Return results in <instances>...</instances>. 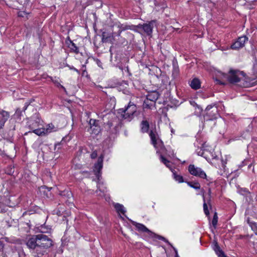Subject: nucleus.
<instances>
[{
	"mask_svg": "<svg viewBox=\"0 0 257 257\" xmlns=\"http://www.w3.org/2000/svg\"><path fill=\"white\" fill-rule=\"evenodd\" d=\"M26 244L29 248L33 250L35 256L42 257L46 252L47 249L52 245V241L47 236L39 234L29 237Z\"/></svg>",
	"mask_w": 257,
	"mask_h": 257,
	"instance_id": "1",
	"label": "nucleus"
},
{
	"mask_svg": "<svg viewBox=\"0 0 257 257\" xmlns=\"http://www.w3.org/2000/svg\"><path fill=\"white\" fill-rule=\"evenodd\" d=\"M130 29V26L120 24H115L112 26V33L108 34L106 32L102 33L101 41L102 43H110L113 44L115 41L114 37L116 36H120L122 31Z\"/></svg>",
	"mask_w": 257,
	"mask_h": 257,
	"instance_id": "2",
	"label": "nucleus"
},
{
	"mask_svg": "<svg viewBox=\"0 0 257 257\" xmlns=\"http://www.w3.org/2000/svg\"><path fill=\"white\" fill-rule=\"evenodd\" d=\"M137 109L136 105L130 102L125 108L119 109V112L123 113L121 114L123 118L131 121L133 118Z\"/></svg>",
	"mask_w": 257,
	"mask_h": 257,
	"instance_id": "3",
	"label": "nucleus"
},
{
	"mask_svg": "<svg viewBox=\"0 0 257 257\" xmlns=\"http://www.w3.org/2000/svg\"><path fill=\"white\" fill-rule=\"evenodd\" d=\"M223 76L227 78L229 82L237 83L241 80H244V74L242 71L231 70L229 71V75L223 74Z\"/></svg>",
	"mask_w": 257,
	"mask_h": 257,
	"instance_id": "4",
	"label": "nucleus"
},
{
	"mask_svg": "<svg viewBox=\"0 0 257 257\" xmlns=\"http://www.w3.org/2000/svg\"><path fill=\"white\" fill-rule=\"evenodd\" d=\"M189 172L193 176L207 179L206 173L200 168L195 167L194 165H190L188 167Z\"/></svg>",
	"mask_w": 257,
	"mask_h": 257,
	"instance_id": "5",
	"label": "nucleus"
},
{
	"mask_svg": "<svg viewBox=\"0 0 257 257\" xmlns=\"http://www.w3.org/2000/svg\"><path fill=\"white\" fill-rule=\"evenodd\" d=\"M104 124L105 127L109 130L113 125V122L117 121L118 118L113 113H109L103 116Z\"/></svg>",
	"mask_w": 257,
	"mask_h": 257,
	"instance_id": "6",
	"label": "nucleus"
},
{
	"mask_svg": "<svg viewBox=\"0 0 257 257\" xmlns=\"http://www.w3.org/2000/svg\"><path fill=\"white\" fill-rule=\"evenodd\" d=\"M207 111L206 114V120H213L217 118L218 114L217 113V109L216 107L212 108L211 106H208L206 109Z\"/></svg>",
	"mask_w": 257,
	"mask_h": 257,
	"instance_id": "7",
	"label": "nucleus"
},
{
	"mask_svg": "<svg viewBox=\"0 0 257 257\" xmlns=\"http://www.w3.org/2000/svg\"><path fill=\"white\" fill-rule=\"evenodd\" d=\"M247 40L248 38L245 36L240 37L231 45V48L233 50H238L242 48Z\"/></svg>",
	"mask_w": 257,
	"mask_h": 257,
	"instance_id": "8",
	"label": "nucleus"
},
{
	"mask_svg": "<svg viewBox=\"0 0 257 257\" xmlns=\"http://www.w3.org/2000/svg\"><path fill=\"white\" fill-rule=\"evenodd\" d=\"M103 157L102 155H101L98 159L97 163L95 164L94 167V172H95V174L96 176L97 177L98 179H99V174L100 171L102 168L103 166Z\"/></svg>",
	"mask_w": 257,
	"mask_h": 257,
	"instance_id": "9",
	"label": "nucleus"
},
{
	"mask_svg": "<svg viewBox=\"0 0 257 257\" xmlns=\"http://www.w3.org/2000/svg\"><path fill=\"white\" fill-rule=\"evenodd\" d=\"M155 23V21H151L148 24L139 25L138 27V28H142L148 35H151L152 33V30L154 27Z\"/></svg>",
	"mask_w": 257,
	"mask_h": 257,
	"instance_id": "10",
	"label": "nucleus"
},
{
	"mask_svg": "<svg viewBox=\"0 0 257 257\" xmlns=\"http://www.w3.org/2000/svg\"><path fill=\"white\" fill-rule=\"evenodd\" d=\"M152 144L153 145L154 147L157 148L158 144H162V142L159 139L158 135L156 131L151 130L149 133Z\"/></svg>",
	"mask_w": 257,
	"mask_h": 257,
	"instance_id": "11",
	"label": "nucleus"
},
{
	"mask_svg": "<svg viewBox=\"0 0 257 257\" xmlns=\"http://www.w3.org/2000/svg\"><path fill=\"white\" fill-rule=\"evenodd\" d=\"M5 253H3L4 257H20L19 253L15 248H9Z\"/></svg>",
	"mask_w": 257,
	"mask_h": 257,
	"instance_id": "12",
	"label": "nucleus"
},
{
	"mask_svg": "<svg viewBox=\"0 0 257 257\" xmlns=\"http://www.w3.org/2000/svg\"><path fill=\"white\" fill-rule=\"evenodd\" d=\"M9 117L10 114L8 112L5 110H2L0 112V129L3 127Z\"/></svg>",
	"mask_w": 257,
	"mask_h": 257,
	"instance_id": "13",
	"label": "nucleus"
},
{
	"mask_svg": "<svg viewBox=\"0 0 257 257\" xmlns=\"http://www.w3.org/2000/svg\"><path fill=\"white\" fill-rule=\"evenodd\" d=\"M132 224L140 231L152 233V232L143 224L137 223L135 221H133Z\"/></svg>",
	"mask_w": 257,
	"mask_h": 257,
	"instance_id": "14",
	"label": "nucleus"
},
{
	"mask_svg": "<svg viewBox=\"0 0 257 257\" xmlns=\"http://www.w3.org/2000/svg\"><path fill=\"white\" fill-rule=\"evenodd\" d=\"M160 94L157 91H154L150 92L147 96V98L151 101L155 102L159 98Z\"/></svg>",
	"mask_w": 257,
	"mask_h": 257,
	"instance_id": "15",
	"label": "nucleus"
},
{
	"mask_svg": "<svg viewBox=\"0 0 257 257\" xmlns=\"http://www.w3.org/2000/svg\"><path fill=\"white\" fill-rule=\"evenodd\" d=\"M214 250L219 257H227L216 241H215Z\"/></svg>",
	"mask_w": 257,
	"mask_h": 257,
	"instance_id": "16",
	"label": "nucleus"
},
{
	"mask_svg": "<svg viewBox=\"0 0 257 257\" xmlns=\"http://www.w3.org/2000/svg\"><path fill=\"white\" fill-rule=\"evenodd\" d=\"M150 127L149 122L146 120H143L141 123V130L143 133H147Z\"/></svg>",
	"mask_w": 257,
	"mask_h": 257,
	"instance_id": "17",
	"label": "nucleus"
},
{
	"mask_svg": "<svg viewBox=\"0 0 257 257\" xmlns=\"http://www.w3.org/2000/svg\"><path fill=\"white\" fill-rule=\"evenodd\" d=\"M58 127L54 126L52 123H49L47 125L45 128L46 134L58 131Z\"/></svg>",
	"mask_w": 257,
	"mask_h": 257,
	"instance_id": "18",
	"label": "nucleus"
},
{
	"mask_svg": "<svg viewBox=\"0 0 257 257\" xmlns=\"http://www.w3.org/2000/svg\"><path fill=\"white\" fill-rule=\"evenodd\" d=\"M190 86L194 89H197L200 87V82L197 78L193 79L190 84Z\"/></svg>",
	"mask_w": 257,
	"mask_h": 257,
	"instance_id": "19",
	"label": "nucleus"
},
{
	"mask_svg": "<svg viewBox=\"0 0 257 257\" xmlns=\"http://www.w3.org/2000/svg\"><path fill=\"white\" fill-rule=\"evenodd\" d=\"M208 153V151L206 150H200V151H197V153L198 155L203 157L204 158L206 159L208 161H211V158L209 156H207V153Z\"/></svg>",
	"mask_w": 257,
	"mask_h": 257,
	"instance_id": "20",
	"label": "nucleus"
},
{
	"mask_svg": "<svg viewBox=\"0 0 257 257\" xmlns=\"http://www.w3.org/2000/svg\"><path fill=\"white\" fill-rule=\"evenodd\" d=\"M33 133H35V134L38 136H42L47 134L45 128L34 129L33 131Z\"/></svg>",
	"mask_w": 257,
	"mask_h": 257,
	"instance_id": "21",
	"label": "nucleus"
},
{
	"mask_svg": "<svg viewBox=\"0 0 257 257\" xmlns=\"http://www.w3.org/2000/svg\"><path fill=\"white\" fill-rule=\"evenodd\" d=\"M114 208L118 212H121L122 214H124L125 212L124 208L122 205H121L119 203H116L114 205Z\"/></svg>",
	"mask_w": 257,
	"mask_h": 257,
	"instance_id": "22",
	"label": "nucleus"
},
{
	"mask_svg": "<svg viewBox=\"0 0 257 257\" xmlns=\"http://www.w3.org/2000/svg\"><path fill=\"white\" fill-rule=\"evenodd\" d=\"M187 183L189 186L197 190L200 188V185L198 182H187Z\"/></svg>",
	"mask_w": 257,
	"mask_h": 257,
	"instance_id": "23",
	"label": "nucleus"
},
{
	"mask_svg": "<svg viewBox=\"0 0 257 257\" xmlns=\"http://www.w3.org/2000/svg\"><path fill=\"white\" fill-rule=\"evenodd\" d=\"M174 178L176 181L179 183H182L184 182L183 178L182 176L177 175L176 172H173Z\"/></svg>",
	"mask_w": 257,
	"mask_h": 257,
	"instance_id": "24",
	"label": "nucleus"
},
{
	"mask_svg": "<svg viewBox=\"0 0 257 257\" xmlns=\"http://www.w3.org/2000/svg\"><path fill=\"white\" fill-rule=\"evenodd\" d=\"M160 158L162 162H163L167 167L171 168V164L169 161L167 160L162 155L160 156Z\"/></svg>",
	"mask_w": 257,
	"mask_h": 257,
	"instance_id": "25",
	"label": "nucleus"
},
{
	"mask_svg": "<svg viewBox=\"0 0 257 257\" xmlns=\"http://www.w3.org/2000/svg\"><path fill=\"white\" fill-rule=\"evenodd\" d=\"M203 200H204V203H203V210H204V213L205 214H206V216H208L209 214V210L208 209V206H207V203H206L205 202V198H204V197L203 196Z\"/></svg>",
	"mask_w": 257,
	"mask_h": 257,
	"instance_id": "26",
	"label": "nucleus"
},
{
	"mask_svg": "<svg viewBox=\"0 0 257 257\" xmlns=\"http://www.w3.org/2000/svg\"><path fill=\"white\" fill-rule=\"evenodd\" d=\"M89 125L90 128H92L93 127L95 126V125H98V121L96 119H90L89 121Z\"/></svg>",
	"mask_w": 257,
	"mask_h": 257,
	"instance_id": "27",
	"label": "nucleus"
},
{
	"mask_svg": "<svg viewBox=\"0 0 257 257\" xmlns=\"http://www.w3.org/2000/svg\"><path fill=\"white\" fill-rule=\"evenodd\" d=\"M218 221V217L216 213H215L212 220V225L215 227Z\"/></svg>",
	"mask_w": 257,
	"mask_h": 257,
	"instance_id": "28",
	"label": "nucleus"
},
{
	"mask_svg": "<svg viewBox=\"0 0 257 257\" xmlns=\"http://www.w3.org/2000/svg\"><path fill=\"white\" fill-rule=\"evenodd\" d=\"M92 130L93 133L94 134H98L100 132V127L98 125H95V126L91 128Z\"/></svg>",
	"mask_w": 257,
	"mask_h": 257,
	"instance_id": "29",
	"label": "nucleus"
},
{
	"mask_svg": "<svg viewBox=\"0 0 257 257\" xmlns=\"http://www.w3.org/2000/svg\"><path fill=\"white\" fill-rule=\"evenodd\" d=\"M251 229L255 232V234H257V223H252L250 224Z\"/></svg>",
	"mask_w": 257,
	"mask_h": 257,
	"instance_id": "30",
	"label": "nucleus"
},
{
	"mask_svg": "<svg viewBox=\"0 0 257 257\" xmlns=\"http://www.w3.org/2000/svg\"><path fill=\"white\" fill-rule=\"evenodd\" d=\"M50 190V189H49L48 188L46 187V186H42L40 188V191L43 192V193L45 192H48Z\"/></svg>",
	"mask_w": 257,
	"mask_h": 257,
	"instance_id": "31",
	"label": "nucleus"
},
{
	"mask_svg": "<svg viewBox=\"0 0 257 257\" xmlns=\"http://www.w3.org/2000/svg\"><path fill=\"white\" fill-rule=\"evenodd\" d=\"M38 125L37 122L34 121L30 125V127L33 131L34 129H36V127Z\"/></svg>",
	"mask_w": 257,
	"mask_h": 257,
	"instance_id": "32",
	"label": "nucleus"
},
{
	"mask_svg": "<svg viewBox=\"0 0 257 257\" xmlns=\"http://www.w3.org/2000/svg\"><path fill=\"white\" fill-rule=\"evenodd\" d=\"M15 115L17 117L21 116L22 115V111L20 108L17 109Z\"/></svg>",
	"mask_w": 257,
	"mask_h": 257,
	"instance_id": "33",
	"label": "nucleus"
},
{
	"mask_svg": "<svg viewBox=\"0 0 257 257\" xmlns=\"http://www.w3.org/2000/svg\"><path fill=\"white\" fill-rule=\"evenodd\" d=\"M71 43H72V47L71 48L76 53H78V48L76 47L75 44L73 43L72 41H71Z\"/></svg>",
	"mask_w": 257,
	"mask_h": 257,
	"instance_id": "34",
	"label": "nucleus"
},
{
	"mask_svg": "<svg viewBox=\"0 0 257 257\" xmlns=\"http://www.w3.org/2000/svg\"><path fill=\"white\" fill-rule=\"evenodd\" d=\"M91 158L92 159H95L97 157V153L96 151H93L91 154Z\"/></svg>",
	"mask_w": 257,
	"mask_h": 257,
	"instance_id": "35",
	"label": "nucleus"
},
{
	"mask_svg": "<svg viewBox=\"0 0 257 257\" xmlns=\"http://www.w3.org/2000/svg\"><path fill=\"white\" fill-rule=\"evenodd\" d=\"M211 189H209L208 190V195H209V199L208 201V203L209 205H210V197H211Z\"/></svg>",
	"mask_w": 257,
	"mask_h": 257,
	"instance_id": "36",
	"label": "nucleus"
},
{
	"mask_svg": "<svg viewBox=\"0 0 257 257\" xmlns=\"http://www.w3.org/2000/svg\"><path fill=\"white\" fill-rule=\"evenodd\" d=\"M4 247V244L3 242L0 240V251H2Z\"/></svg>",
	"mask_w": 257,
	"mask_h": 257,
	"instance_id": "37",
	"label": "nucleus"
},
{
	"mask_svg": "<svg viewBox=\"0 0 257 257\" xmlns=\"http://www.w3.org/2000/svg\"><path fill=\"white\" fill-rule=\"evenodd\" d=\"M211 157H210V158H211V160L212 159H216V158H217V157L216 155H215V154H213V153H211Z\"/></svg>",
	"mask_w": 257,
	"mask_h": 257,
	"instance_id": "38",
	"label": "nucleus"
},
{
	"mask_svg": "<svg viewBox=\"0 0 257 257\" xmlns=\"http://www.w3.org/2000/svg\"><path fill=\"white\" fill-rule=\"evenodd\" d=\"M158 238L159 239H161V240H162L164 241L165 242H168V240L164 237H163L162 236H159L158 237Z\"/></svg>",
	"mask_w": 257,
	"mask_h": 257,
	"instance_id": "39",
	"label": "nucleus"
},
{
	"mask_svg": "<svg viewBox=\"0 0 257 257\" xmlns=\"http://www.w3.org/2000/svg\"><path fill=\"white\" fill-rule=\"evenodd\" d=\"M173 248H174V251H175V253H176L175 257H179L178 255V252H177V249L175 248H174V247H173Z\"/></svg>",
	"mask_w": 257,
	"mask_h": 257,
	"instance_id": "40",
	"label": "nucleus"
},
{
	"mask_svg": "<svg viewBox=\"0 0 257 257\" xmlns=\"http://www.w3.org/2000/svg\"><path fill=\"white\" fill-rule=\"evenodd\" d=\"M28 106V104L27 103H26L25 105V106L24 107V108H23V111H25V110L27 109Z\"/></svg>",
	"mask_w": 257,
	"mask_h": 257,
	"instance_id": "41",
	"label": "nucleus"
},
{
	"mask_svg": "<svg viewBox=\"0 0 257 257\" xmlns=\"http://www.w3.org/2000/svg\"><path fill=\"white\" fill-rule=\"evenodd\" d=\"M6 211V210L5 209H2L1 210V211H0V212L3 213V212H5Z\"/></svg>",
	"mask_w": 257,
	"mask_h": 257,
	"instance_id": "42",
	"label": "nucleus"
},
{
	"mask_svg": "<svg viewBox=\"0 0 257 257\" xmlns=\"http://www.w3.org/2000/svg\"><path fill=\"white\" fill-rule=\"evenodd\" d=\"M216 81H217L218 82V83H219V84H224V83H223L221 82V81H219V80H217V79H216Z\"/></svg>",
	"mask_w": 257,
	"mask_h": 257,
	"instance_id": "43",
	"label": "nucleus"
},
{
	"mask_svg": "<svg viewBox=\"0 0 257 257\" xmlns=\"http://www.w3.org/2000/svg\"><path fill=\"white\" fill-rule=\"evenodd\" d=\"M207 154L208 156H209L210 157H211V152H208V153H207Z\"/></svg>",
	"mask_w": 257,
	"mask_h": 257,
	"instance_id": "44",
	"label": "nucleus"
},
{
	"mask_svg": "<svg viewBox=\"0 0 257 257\" xmlns=\"http://www.w3.org/2000/svg\"><path fill=\"white\" fill-rule=\"evenodd\" d=\"M207 154L208 156H209L210 157H211V152H208V153H207Z\"/></svg>",
	"mask_w": 257,
	"mask_h": 257,
	"instance_id": "45",
	"label": "nucleus"
},
{
	"mask_svg": "<svg viewBox=\"0 0 257 257\" xmlns=\"http://www.w3.org/2000/svg\"><path fill=\"white\" fill-rule=\"evenodd\" d=\"M3 206V204L0 202V208H1Z\"/></svg>",
	"mask_w": 257,
	"mask_h": 257,
	"instance_id": "46",
	"label": "nucleus"
},
{
	"mask_svg": "<svg viewBox=\"0 0 257 257\" xmlns=\"http://www.w3.org/2000/svg\"><path fill=\"white\" fill-rule=\"evenodd\" d=\"M55 257H57V256L56 255H55Z\"/></svg>",
	"mask_w": 257,
	"mask_h": 257,
	"instance_id": "47",
	"label": "nucleus"
}]
</instances>
